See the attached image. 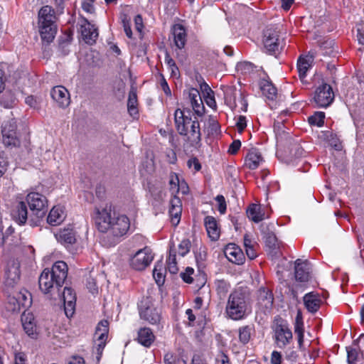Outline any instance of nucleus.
<instances>
[{
	"label": "nucleus",
	"mask_w": 364,
	"mask_h": 364,
	"mask_svg": "<svg viewBox=\"0 0 364 364\" xmlns=\"http://www.w3.org/2000/svg\"><path fill=\"white\" fill-rule=\"evenodd\" d=\"M20 268V262L14 258L9 259L4 267V284L8 297L6 308L12 312H19L31 304V294L18 287L21 279Z\"/></svg>",
	"instance_id": "nucleus-1"
},
{
	"label": "nucleus",
	"mask_w": 364,
	"mask_h": 364,
	"mask_svg": "<svg viewBox=\"0 0 364 364\" xmlns=\"http://www.w3.org/2000/svg\"><path fill=\"white\" fill-rule=\"evenodd\" d=\"M95 221L99 231L109 232L114 245L118 238L126 235L130 227L129 219L125 215L116 214L110 204L96 209Z\"/></svg>",
	"instance_id": "nucleus-2"
},
{
	"label": "nucleus",
	"mask_w": 364,
	"mask_h": 364,
	"mask_svg": "<svg viewBox=\"0 0 364 364\" xmlns=\"http://www.w3.org/2000/svg\"><path fill=\"white\" fill-rule=\"evenodd\" d=\"M68 265L63 261L54 263L51 269H45L38 279L41 291L45 294H50L51 299H56L60 296V289L63 287L68 277Z\"/></svg>",
	"instance_id": "nucleus-3"
},
{
	"label": "nucleus",
	"mask_w": 364,
	"mask_h": 364,
	"mask_svg": "<svg viewBox=\"0 0 364 364\" xmlns=\"http://www.w3.org/2000/svg\"><path fill=\"white\" fill-rule=\"evenodd\" d=\"M174 121L176 129L180 135L186 136L192 146H200V123L196 117L195 119H192L191 117L185 115L183 110L176 109L174 112Z\"/></svg>",
	"instance_id": "nucleus-4"
},
{
	"label": "nucleus",
	"mask_w": 364,
	"mask_h": 364,
	"mask_svg": "<svg viewBox=\"0 0 364 364\" xmlns=\"http://www.w3.org/2000/svg\"><path fill=\"white\" fill-rule=\"evenodd\" d=\"M250 311L246 296L241 291H234L228 297L225 312L233 320L244 318Z\"/></svg>",
	"instance_id": "nucleus-5"
},
{
	"label": "nucleus",
	"mask_w": 364,
	"mask_h": 364,
	"mask_svg": "<svg viewBox=\"0 0 364 364\" xmlns=\"http://www.w3.org/2000/svg\"><path fill=\"white\" fill-rule=\"evenodd\" d=\"M26 201L31 211L30 225L36 226L47 212L48 200L43 195L38 192H31L26 196Z\"/></svg>",
	"instance_id": "nucleus-6"
},
{
	"label": "nucleus",
	"mask_w": 364,
	"mask_h": 364,
	"mask_svg": "<svg viewBox=\"0 0 364 364\" xmlns=\"http://www.w3.org/2000/svg\"><path fill=\"white\" fill-rule=\"evenodd\" d=\"M140 318L151 325H159L162 319L161 310L150 301H142L139 306Z\"/></svg>",
	"instance_id": "nucleus-7"
},
{
	"label": "nucleus",
	"mask_w": 364,
	"mask_h": 364,
	"mask_svg": "<svg viewBox=\"0 0 364 364\" xmlns=\"http://www.w3.org/2000/svg\"><path fill=\"white\" fill-rule=\"evenodd\" d=\"M263 43L264 48L270 54L282 48L279 31L277 27L269 26L264 31Z\"/></svg>",
	"instance_id": "nucleus-8"
},
{
	"label": "nucleus",
	"mask_w": 364,
	"mask_h": 364,
	"mask_svg": "<svg viewBox=\"0 0 364 364\" xmlns=\"http://www.w3.org/2000/svg\"><path fill=\"white\" fill-rule=\"evenodd\" d=\"M173 36L174 44L178 51H176V58L183 63L186 60V56L182 50L187 42V33L183 26L177 23L174 24L171 28Z\"/></svg>",
	"instance_id": "nucleus-9"
},
{
	"label": "nucleus",
	"mask_w": 364,
	"mask_h": 364,
	"mask_svg": "<svg viewBox=\"0 0 364 364\" xmlns=\"http://www.w3.org/2000/svg\"><path fill=\"white\" fill-rule=\"evenodd\" d=\"M154 259L151 250L146 247L138 250L130 259V266L138 271L144 270Z\"/></svg>",
	"instance_id": "nucleus-10"
},
{
	"label": "nucleus",
	"mask_w": 364,
	"mask_h": 364,
	"mask_svg": "<svg viewBox=\"0 0 364 364\" xmlns=\"http://www.w3.org/2000/svg\"><path fill=\"white\" fill-rule=\"evenodd\" d=\"M334 93L331 85L323 83L315 91L314 101L319 107H327L333 102Z\"/></svg>",
	"instance_id": "nucleus-11"
},
{
	"label": "nucleus",
	"mask_w": 364,
	"mask_h": 364,
	"mask_svg": "<svg viewBox=\"0 0 364 364\" xmlns=\"http://www.w3.org/2000/svg\"><path fill=\"white\" fill-rule=\"evenodd\" d=\"M16 121L11 119L2 125L3 142L6 146H16L19 144V140L16 136Z\"/></svg>",
	"instance_id": "nucleus-12"
},
{
	"label": "nucleus",
	"mask_w": 364,
	"mask_h": 364,
	"mask_svg": "<svg viewBox=\"0 0 364 364\" xmlns=\"http://www.w3.org/2000/svg\"><path fill=\"white\" fill-rule=\"evenodd\" d=\"M274 338L279 348H284L293 338V335L288 325L284 323L277 324L274 329Z\"/></svg>",
	"instance_id": "nucleus-13"
},
{
	"label": "nucleus",
	"mask_w": 364,
	"mask_h": 364,
	"mask_svg": "<svg viewBox=\"0 0 364 364\" xmlns=\"http://www.w3.org/2000/svg\"><path fill=\"white\" fill-rule=\"evenodd\" d=\"M56 299L62 300L64 303L65 313L68 317L74 314L76 304V295L70 287H64L63 291H60V296H57Z\"/></svg>",
	"instance_id": "nucleus-14"
},
{
	"label": "nucleus",
	"mask_w": 364,
	"mask_h": 364,
	"mask_svg": "<svg viewBox=\"0 0 364 364\" xmlns=\"http://www.w3.org/2000/svg\"><path fill=\"white\" fill-rule=\"evenodd\" d=\"M108 325V321L107 320H103L98 323L96 328L95 336H98L97 338V343L96 344L97 360H100L106 345L109 332Z\"/></svg>",
	"instance_id": "nucleus-15"
},
{
	"label": "nucleus",
	"mask_w": 364,
	"mask_h": 364,
	"mask_svg": "<svg viewBox=\"0 0 364 364\" xmlns=\"http://www.w3.org/2000/svg\"><path fill=\"white\" fill-rule=\"evenodd\" d=\"M52 99L60 108H66L70 103V94L68 90L63 86H55L50 92Z\"/></svg>",
	"instance_id": "nucleus-16"
},
{
	"label": "nucleus",
	"mask_w": 364,
	"mask_h": 364,
	"mask_svg": "<svg viewBox=\"0 0 364 364\" xmlns=\"http://www.w3.org/2000/svg\"><path fill=\"white\" fill-rule=\"evenodd\" d=\"M274 297L272 291L267 288L261 287L257 294V305L264 313L272 309Z\"/></svg>",
	"instance_id": "nucleus-17"
},
{
	"label": "nucleus",
	"mask_w": 364,
	"mask_h": 364,
	"mask_svg": "<svg viewBox=\"0 0 364 364\" xmlns=\"http://www.w3.org/2000/svg\"><path fill=\"white\" fill-rule=\"evenodd\" d=\"M80 32L86 43L92 45L96 42L98 37L97 29L87 19H83L80 25Z\"/></svg>",
	"instance_id": "nucleus-18"
},
{
	"label": "nucleus",
	"mask_w": 364,
	"mask_h": 364,
	"mask_svg": "<svg viewBox=\"0 0 364 364\" xmlns=\"http://www.w3.org/2000/svg\"><path fill=\"white\" fill-rule=\"evenodd\" d=\"M224 253L228 259L232 263L236 264H242L245 257L242 250L235 244H228L224 250Z\"/></svg>",
	"instance_id": "nucleus-19"
},
{
	"label": "nucleus",
	"mask_w": 364,
	"mask_h": 364,
	"mask_svg": "<svg viewBox=\"0 0 364 364\" xmlns=\"http://www.w3.org/2000/svg\"><path fill=\"white\" fill-rule=\"evenodd\" d=\"M12 219L19 225H23L28 220V209L23 201L17 202L11 211Z\"/></svg>",
	"instance_id": "nucleus-20"
},
{
	"label": "nucleus",
	"mask_w": 364,
	"mask_h": 364,
	"mask_svg": "<svg viewBox=\"0 0 364 364\" xmlns=\"http://www.w3.org/2000/svg\"><path fill=\"white\" fill-rule=\"evenodd\" d=\"M188 97L194 113L198 117H202L205 113V107L199 91L197 89L191 88Z\"/></svg>",
	"instance_id": "nucleus-21"
},
{
	"label": "nucleus",
	"mask_w": 364,
	"mask_h": 364,
	"mask_svg": "<svg viewBox=\"0 0 364 364\" xmlns=\"http://www.w3.org/2000/svg\"><path fill=\"white\" fill-rule=\"evenodd\" d=\"M21 323L26 334L31 338H36L37 331L33 314L31 312L23 311L21 315Z\"/></svg>",
	"instance_id": "nucleus-22"
},
{
	"label": "nucleus",
	"mask_w": 364,
	"mask_h": 364,
	"mask_svg": "<svg viewBox=\"0 0 364 364\" xmlns=\"http://www.w3.org/2000/svg\"><path fill=\"white\" fill-rule=\"evenodd\" d=\"M262 161L263 158L258 149L252 148L245 157L244 166L250 170H255L259 167Z\"/></svg>",
	"instance_id": "nucleus-23"
},
{
	"label": "nucleus",
	"mask_w": 364,
	"mask_h": 364,
	"mask_svg": "<svg viewBox=\"0 0 364 364\" xmlns=\"http://www.w3.org/2000/svg\"><path fill=\"white\" fill-rule=\"evenodd\" d=\"M171 223L174 225H177L181 220L182 213V202L181 199L174 196L170 200V208L168 210Z\"/></svg>",
	"instance_id": "nucleus-24"
},
{
	"label": "nucleus",
	"mask_w": 364,
	"mask_h": 364,
	"mask_svg": "<svg viewBox=\"0 0 364 364\" xmlns=\"http://www.w3.org/2000/svg\"><path fill=\"white\" fill-rule=\"evenodd\" d=\"M56 238L59 242L67 247L75 243L77 240L75 231L70 227L60 230L56 235Z\"/></svg>",
	"instance_id": "nucleus-25"
},
{
	"label": "nucleus",
	"mask_w": 364,
	"mask_h": 364,
	"mask_svg": "<svg viewBox=\"0 0 364 364\" xmlns=\"http://www.w3.org/2000/svg\"><path fill=\"white\" fill-rule=\"evenodd\" d=\"M294 274L296 281L300 282H308L310 278L306 262H301L300 259L295 261Z\"/></svg>",
	"instance_id": "nucleus-26"
},
{
	"label": "nucleus",
	"mask_w": 364,
	"mask_h": 364,
	"mask_svg": "<svg viewBox=\"0 0 364 364\" xmlns=\"http://www.w3.org/2000/svg\"><path fill=\"white\" fill-rule=\"evenodd\" d=\"M304 303L306 309L311 313H316L321 306V299L318 294L308 293L304 296Z\"/></svg>",
	"instance_id": "nucleus-27"
},
{
	"label": "nucleus",
	"mask_w": 364,
	"mask_h": 364,
	"mask_svg": "<svg viewBox=\"0 0 364 364\" xmlns=\"http://www.w3.org/2000/svg\"><path fill=\"white\" fill-rule=\"evenodd\" d=\"M168 184L172 194L178 193L180 188L183 194L187 193L188 188L186 183L184 181L180 182L178 176L174 172H171L169 175Z\"/></svg>",
	"instance_id": "nucleus-28"
},
{
	"label": "nucleus",
	"mask_w": 364,
	"mask_h": 364,
	"mask_svg": "<svg viewBox=\"0 0 364 364\" xmlns=\"http://www.w3.org/2000/svg\"><path fill=\"white\" fill-rule=\"evenodd\" d=\"M65 218V212L61 206H54L50 211L47 221L51 225H60Z\"/></svg>",
	"instance_id": "nucleus-29"
},
{
	"label": "nucleus",
	"mask_w": 364,
	"mask_h": 364,
	"mask_svg": "<svg viewBox=\"0 0 364 364\" xmlns=\"http://www.w3.org/2000/svg\"><path fill=\"white\" fill-rule=\"evenodd\" d=\"M204 224L208 236L213 240H217L220 236V230L215 218L213 216H206L204 219Z\"/></svg>",
	"instance_id": "nucleus-30"
},
{
	"label": "nucleus",
	"mask_w": 364,
	"mask_h": 364,
	"mask_svg": "<svg viewBox=\"0 0 364 364\" xmlns=\"http://www.w3.org/2000/svg\"><path fill=\"white\" fill-rule=\"evenodd\" d=\"M38 23L48 24L55 23V11L50 6H43L38 12Z\"/></svg>",
	"instance_id": "nucleus-31"
},
{
	"label": "nucleus",
	"mask_w": 364,
	"mask_h": 364,
	"mask_svg": "<svg viewBox=\"0 0 364 364\" xmlns=\"http://www.w3.org/2000/svg\"><path fill=\"white\" fill-rule=\"evenodd\" d=\"M39 28L42 41H46L47 43L53 41L57 30L55 23L41 24Z\"/></svg>",
	"instance_id": "nucleus-32"
},
{
	"label": "nucleus",
	"mask_w": 364,
	"mask_h": 364,
	"mask_svg": "<svg viewBox=\"0 0 364 364\" xmlns=\"http://www.w3.org/2000/svg\"><path fill=\"white\" fill-rule=\"evenodd\" d=\"M154 338L155 336L149 328H141L138 331L137 341L145 347H149L154 342Z\"/></svg>",
	"instance_id": "nucleus-33"
},
{
	"label": "nucleus",
	"mask_w": 364,
	"mask_h": 364,
	"mask_svg": "<svg viewBox=\"0 0 364 364\" xmlns=\"http://www.w3.org/2000/svg\"><path fill=\"white\" fill-rule=\"evenodd\" d=\"M166 268L162 260L158 261L153 270V277L159 286L163 285L165 282Z\"/></svg>",
	"instance_id": "nucleus-34"
},
{
	"label": "nucleus",
	"mask_w": 364,
	"mask_h": 364,
	"mask_svg": "<svg viewBox=\"0 0 364 364\" xmlns=\"http://www.w3.org/2000/svg\"><path fill=\"white\" fill-rule=\"evenodd\" d=\"M259 86L262 94L267 98L272 100L275 99L277 90L271 82L267 80H262L259 82Z\"/></svg>",
	"instance_id": "nucleus-35"
},
{
	"label": "nucleus",
	"mask_w": 364,
	"mask_h": 364,
	"mask_svg": "<svg viewBox=\"0 0 364 364\" xmlns=\"http://www.w3.org/2000/svg\"><path fill=\"white\" fill-rule=\"evenodd\" d=\"M247 215L250 220L255 223H259L264 218V214L261 211V206L254 203L250 205L247 208Z\"/></svg>",
	"instance_id": "nucleus-36"
},
{
	"label": "nucleus",
	"mask_w": 364,
	"mask_h": 364,
	"mask_svg": "<svg viewBox=\"0 0 364 364\" xmlns=\"http://www.w3.org/2000/svg\"><path fill=\"white\" fill-rule=\"evenodd\" d=\"M128 112L132 116H134L138 113L137 110V95L135 91L131 90L129 93L127 101Z\"/></svg>",
	"instance_id": "nucleus-37"
},
{
	"label": "nucleus",
	"mask_w": 364,
	"mask_h": 364,
	"mask_svg": "<svg viewBox=\"0 0 364 364\" xmlns=\"http://www.w3.org/2000/svg\"><path fill=\"white\" fill-rule=\"evenodd\" d=\"M310 63L306 58H299L297 61V70L299 76L301 80L303 82L304 79L306 76V73L310 68Z\"/></svg>",
	"instance_id": "nucleus-38"
},
{
	"label": "nucleus",
	"mask_w": 364,
	"mask_h": 364,
	"mask_svg": "<svg viewBox=\"0 0 364 364\" xmlns=\"http://www.w3.org/2000/svg\"><path fill=\"white\" fill-rule=\"evenodd\" d=\"M167 268L171 274L177 273L178 269L177 267L176 251L170 249L169 255L167 258Z\"/></svg>",
	"instance_id": "nucleus-39"
},
{
	"label": "nucleus",
	"mask_w": 364,
	"mask_h": 364,
	"mask_svg": "<svg viewBox=\"0 0 364 364\" xmlns=\"http://www.w3.org/2000/svg\"><path fill=\"white\" fill-rule=\"evenodd\" d=\"M252 330L250 326H245L239 328V340L242 344L249 343Z\"/></svg>",
	"instance_id": "nucleus-40"
},
{
	"label": "nucleus",
	"mask_w": 364,
	"mask_h": 364,
	"mask_svg": "<svg viewBox=\"0 0 364 364\" xmlns=\"http://www.w3.org/2000/svg\"><path fill=\"white\" fill-rule=\"evenodd\" d=\"M325 114L323 112H316L312 116L309 117V122L311 125L321 127L323 124Z\"/></svg>",
	"instance_id": "nucleus-41"
},
{
	"label": "nucleus",
	"mask_w": 364,
	"mask_h": 364,
	"mask_svg": "<svg viewBox=\"0 0 364 364\" xmlns=\"http://www.w3.org/2000/svg\"><path fill=\"white\" fill-rule=\"evenodd\" d=\"M347 350V361L348 364H353V363L358 360V350L356 348L349 346L346 348Z\"/></svg>",
	"instance_id": "nucleus-42"
},
{
	"label": "nucleus",
	"mask_w": 364,
	"mask_h": 364,
	"mask_svg": "<svg viewBox=\"0 0 364 364\" xmlns=\"http://www.w3.org/2000/svg\"><path fill=\"white\" fill-rule=\"evenodd\" d=\"M72 38L70 36L65 37V40H60L58 49L62 55H65L69 53L68 46L70 44Z\"/></svg>",
	"instance_id": "nucleus-43"
},
{
	"label": "nucleus",
	"mask_w": 364,
	"mask_h": 364,
	"mask_svg": "<svg viewBox=\"0 0 364 364\" xmlns=\"http://www.w3.org/2000/svg\"><path fill=\"white\" fill-rule=\"evenodd\" d=\"M191 247V243L188 239L183 240L178 245V254L184 257L190 251Z\"/></svg>",
	"instance_id": "nucleus-44"
},
{
	"label": "nucleus",
	"mask_w": 364,
	"mask_h": 364,
	"mask_svg": "<svg viewBox=\"0 0 364 364\" xmlns=\"http://www.w3.org/2000/svg\"><path fill=\"white\" fill-rule=\"evenodd\" d=\"M181 360L172 353L168 352L164 356V364H182Z\"/></svg>",
	"instance_id": "nucleus-45"
},
{
	"label": "nucleus",
	"mask_w": 364,
	"mask_h": 364,
	"mask_svg": "<svg viewBox=\"0 0 364 364\" xmlns=\"http://www.w3.org/2000/svg\"><path fill=\"white\" fill-rule=\"evenodd\" d=\"M327 137L328 138V140L331 146L334 148L336 150H341V142L336 134L331 133L329 136H327Z\"/></svg>",
	"instance_id": "nucleus-46"
},
{
	"label": "nucleus",
	"mask_w": 364,
	"mask_h": 364,
	"mask_svg": "<svg viewBox=\"0 0 364 364\" xmlns=\"http://www.w3.org/2000/svg\"><path fill=\"white\" fill-rule=\"evenodd\" d=\"M87 288L92 294H96L98 292V287L95 278L90 274L87 279Z\"/></svg>",
	"instance_id": "nucleus-47"
},
{
	"label": "nucleus",
	"mask_w": 364,
	"mask_h": 364,
	"mask_svg": "<svg viewBox=\"0 0 364 364\" xmlns=\"http://www.w3.org/2000/svg\"><path fill=\"white\" fill-rule=\"evenodd\" d=\"M298 358L299 355L297 352L293 348H289L285 351V358L288 361H290L291 363H295L296 362Z\"/></svg>",
	"instance_id": "nucleus-48"
},
{
	"label": "nucleus",
	"mask_w": 364,
	"mask_h": 364,
	"mask_svg": "<svg viewBox=\"0 0 364 364\" xmlns=\"http://www.w3.org/2000/svg\"><path fill=\"white\" fill-rule=\"evenodd\" d=\"M291 155L295 158H299L303 156L304 153V150L302 147L300 146L299 144H293L291 151H290Z\"/></svg>",
	"instance_id": "nucleus-49"
},
{
	"label": "nucleus",
	"mask_w": 364,
	"mask_h": 364,
	"mask_svg": "<svg viewBox=\"0 0 364 364\" xmlns=\"http://www.w3.org/2000/svg\"><path fill=\"white\" fill-rule=\"evenodd\" d=\"M215 200L218 203V211L221 214H224L227 208L226 202L224 196L222 195H218L216 196Z\"/></svg>",
	"instance_id": "nucleus-50"
},
{
	"label": "nucleus",
	"mask_w": 364,
	"mask_h": 364,
	"mask_svg": "<svg viewBox=\"0 0 364 364\" xmlns=\"http://www.w3.org/2000/svg\"><path fill=\"white\" fill-rule=\"evenodd\" d=\"M9 163L6 159L4 157L3 152H0V178L2 177L6 173Z\"/></svg>",
	"instance_id": "nucleus-51"
},
{
	"label": "nucleus",
	"mask_w": 364,
	"mask_h": 364,
	"mask_svg": "<svg viewBox=\"0 0 364 364\" xmlns=\"http://www.w3.org/2000/svg\"><path fill=\"white\" fill-rule=\"evenodd\" d=\"M265 242L272 250H275L277 248V238L273 234H270L267 237Z\"/></svg>",
	"instance_id": "nucleus-52"
},
{
	"label": "nucleus",
	"mask_w": 364,
	"mask_h": 364,
	"mask_svg": "<svg viewBox=\"0 0 364 364\" xmlns=\"http://www.w3.org/2000/svg\"><path fill=\"white\" fill-rule=\"evenodd\" d=\"M207 254L205 250L200 248L199 252L196 253V259L198 266L203 264V262L206 259Z\"/></svg>",
	"instance_id": "nucleus-53"
},
{
	"label": "nucleus",
	"mask_w": 364,
	"mask_h": 364,
	"mask_svg": "<svg viewBox=\"0 0 364 364\" xmlns=\"http://www.w3.org/2000/svg\"><path fill=\"white\" fill-rule=\"evenodd\" d=\"M294 333L297 335V341H298L299 349L302 351L304 349V329H299V331H297V329H294Z\"/></svg>",
	"instance_id": "nucleus-54"
},
{
	"label": "nucleus",
	"mask_w": 364,
	"mask_h": 364,
	"mask_svg": "<svg viewBox=\"0 0 364 364\" xmlns=\"http://www.w3.org/2000/svg\"><path fill=\"white\" fill-rule=\"evenodd\" d=\"M241 146V141L239 139L234 140L229 146L228 153L235 154Z\"/></svg>",
	"instance_id": "nucleus-55"
},
{
	"label": "nucleus",
	"mask_w": 364,
	"mask_h": 364,
	"mask_svg": "<svg viewBox=\"0 0 364 364\" xmlns=\"http://www.w3.org/2000/svg\"><path fill=\"white\" fill-rule=\"evenodd\" d=\"M236 127H237V131L240 133H242L243 132V130L247 127L246 118L245 116L240 115L238 117L237 122H236Z\"/></svg>",
	"instance_id": "nucleus-56"
},
{
	"label": "nucleus",
	"mask_w": 364,
	"mask_h": 364,
	"mask_svg": "<svg viewBox=\"0 0 364 364\" xmlns=\"http://www.w3.org/2000/svg\"><path fill=\"white\" fill-rule=\"evenodd\" d=\"M215 361L216 364H230L228 356L223 352H220L216 357Z\"/></svg>",
	"instance_id": "nucleus-57"
},
{
	"label": "nucleus",
	"mask_w": 364,
	"mask_h": 364,
	"mask_svg": "<svg viewBox=\"0 0 364 364\" xmlns=\"http://www.w3.org/2000/svg\"><path fill=\"white\" fill-rule=\"evenodd\" d=\"M82 9L90 14L95 11L92 0H85L82 4Z\"/></svg>",
	"instance_id": "nucleus-58"
},
{
	"label": "nucleus",
	"mask_w": 364,
	"mask_h": 364,
	"mask_svg": "<svg viewBox=\"0 0 364 364\" xmlns=\"http://www.w3.org/2000/svg\"><path fill=\"white\" fill-rule=\"evenodd\" d=\"M282 360V354L277 350L272 351L271 354V363L272 364H281Z\"/></svg>",
	"instance_id": "nucleus-59"
},
{
	"label": "nucleus",
	"mask_w": 364,
	"mask_h": 364,
	"mask_svg": "<svg viewBox=\"0 0 364 364\" xmlns=\"http://www.w3.org/2000/svg\"><path fill=\"white\" fill-rule=\"evenodd\" d=\"M294 329H297L299 331V329H304V322L302 318V315L300 311L297 312L296 318H295V323H294Z\"/></svg>",
	"instance_id": "nucleus-60"
},
{
	"label": "nucleus",
	"mask_w": 364,
	"mask_h": 364,
	"mask_svg": "<svg viewBox=\"0 0 364 364\" xmlns=\"http://www.w3.org/2000/svg\"><path fill=\"white\" fill-rule=\"evenodd\" d=\"M217 289L219 292L226 293L229 289V284L224 280L217 282Z\"/></svg>",
	"instance_id": "nucleus-61"
},
{
	"label": "nucleus",
	"mask_w": 364,
	"mask_h": 364,
	"mask_svg": "<svg viewBox=\"0 0 364 364\" xmlns=\"http://www.w3.org/2000/svg\"><path fill=\"white\" fill-rule=\"evenodd\" d=\"M188 166L189 168L193 166L196 171H198L201 168V165L197 158H192L188 161Z\"/></svg>",
	"instance_id": "nucleus-62"
},
{
	"label": "nucleus",
	"mask_w": 364,
	"mask_h": 364,
	"mask_svg": "<svg viewBox=\"0 0 364 364\" xmlns=\"http://www.w3.org/2000/svg\"><path fill=\"white\" fill-rule=\"evenodd\" d=\"M205 100L206 102V104L211 108H215L216 107V102L214 97V93H210V95H205Z\"/></svg>",
	"instance_id": "nucleus-63"
},
{
	"label": "nucleus",
	"mask_w": 364,
	"mask_h": 364,
	"mask_svg": "<svg viewBox=\"0 0 364 364\" xmlns=\"http://www.w3.org/2000/svg\"><path fill=\"white\" fill-rule=\"evenodd\" d=\"M26 103L31 107L36 108L38 106V101L36 97L33 95L28 96L25 100Z\"/></svg>",
	"instance_id": "nucleus-64"
}]
</instances>
